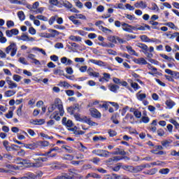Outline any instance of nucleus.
Segmentation results:
<instances>
[{"mask_svg":"<svg viewBox=\"0 0 179 179\" xmlns=\"http://www.w3.org/2000/svg\"><path fill=\"white\" fill-rule=\"evenodd\" d=\"M124 120H129V121H130L132 124V121H134V115L131 114H127L126 116L124 117Z\"/></svg>","mask_w":179,"mask_h":179,"instance_id":"56","label":"nucleus"},{"mask_svg":"<svg viewBox=\"0 0 179 179\" xmlns=\"http://www.w3.org/2000/svg\"><path fill=\"white\" fill-rule=\"evenodd\" d=\"M136 97L138 99L139 101H143L145 99H146V94H142L141 92H137L136 94Z\"/></svg>","mask_w":179,"mask_h":179,"instance_id":"28","label":"nucleus"},{"mask_svg":"<svg viewBox=\"0 0 179 179\" xmlns=\"http://www.w3.org/2000/svg\"><path fill=\"white\" fill-rule=\"evenodd\" d=\"M80 110V109L79 108V104L78 103L74 104L73 106L69 107L67 109L68 113H69L71 115H73V114L79 113Z\"/></svg>","mask_w":179,"mask_h":179,"instance_id":"7","label":"nucleus"},{"mask_svg":"<svg viewBox=\"0 0 179 179\" xmlns=\"http://www.w3.org/2000/svg\"><path fill=\"white\" fill-rule=\"evenodd\" d=\"M63 6H64V8H66V9H72V6H73L72 5V3H71V2L68 1H63Z\"/></svg>","mask_w":179,"mask_h":179,"instance_id":"38","label":"nucleus"},{"mask_svg":"<svg viewBox=\"0 0 179 179\" xmlns=\"http://www.w3.org/2000/svg\"><path fill=\"white\" fill-rule=\"evenodd\" d=\"M13 80H15V82H19L20 80H22V76H20L17 74H15L13 76Z\"/></svg>","mask_w":179,"mask_h":179,"instance_id":"60","label":"nucleus"},{"mask_svg":"<svg viewBox=\"0 0 179 179\" xmlns=\"http://www.w3.org/2000/svg\"><path fill=\"white\" fill-rule=\"evenodd\" d=\"M17 39L22 41H31V43L36 41V38L30 37L26 34H22L21 36L18 37Z\"/></svg>","mask_w":179,"mask_h":179,"instance_id":"8","label":"nucleus"},{"mask_svg":"<svg viewBox=\"0 0 179 179\" xmlns=\"http://www.w3.org/2000/svg\"><path fill=\"white\" fill-rule=\"evenodd\" d=\"M157 173V169L154 168L148 171L147 173H145V174H148L149 176H154V174Z\"/></svg>","mask_w":179,"mask_h":179,"instance_id":"49","label":"nucleus"},{"mask_svg":"<svg viewBox=\"0 0 179 179\" xmlns=\"http://www.w3.org/2000/svg\"><path fill=\"white\" fill-rule=\"evenodd\" d=\"M43 12H44V8L43 7H41V8H38L36 10H33V13H34L35 15H38V13H43Z\"/></svg>","mask_w":179,"mask_h":179,"instance_id":"44","label":"nucleus"},{"mask_svg":"<svg viewBox=\"0 0 179 179\" xmlns=\"http://www.w3.org/2000/svg\"><path fill=\"white\" fill-rule=\"evenodd\" d=\"M92 153L96 156H99L100 157H108L110 155L108 151L99 149L92 150Z\"/></svg>","mask_w":179,"mask_h":179,"instance_id":"5","label":"nucleus"},{"mask_svg":"<svg viewBox=\"0 0 179 179\" xmlns=\"http://www.w3.org/2000/svg\"><path fill=\"white\" fill-rule=\"evenodd\" d=\"M89 177H92V178H101V176L96 173H88L86 178H89Z\"/></svg>","mask_w":179,"mask_h":179,"instance_id":"47","label":"nucleus"},{"mask_svg":"<svg viewBox=\"0 0 179 179\" xmlns=\"http://www.w3.org/2000/svg\"><path fill=\"white\" fill-rule=\"evenodd\" d=\"M17 16H18L20 20H21V22H23V20H24V19H26V15H24V13L23 11H19L17 13Z\"/></svg>","mask_w":179,"mask_h":179,"instance_id":"42","label":"nucleus"},{"mask_svg":"<svg viewBox=\"0 0 179 179\" xmlns=\"http://www.w3.org/2000/svg\"><path fill=\"white\" fill-rule=\"evenodd\" d=\"M126 48L127 50V52H129L130 55H135L136 57H138V53L135 51V50L132 49L131 46H127Z\"/></svg>","mask_w":179,"mask_h":179,"instance_id":"30","label":"nucleus"},{"mask_svg":"<svg viewBox=\"0 0 179 179\" xmlns=\"http://www.w3.org/2000/svg\"><path fill=\"white\" fill-rule=\"evenodd\" d=\"M6 167L9 170H19V166H16L15 165L6 164Z\"/></svg>","mask_w":179,"mask_h":179,"instance_id":"50","label":"nucleus"},{"mask_svg":"<svg viewBox=\"0 0 179 179\" xmlns=\"http://www.w3.org/2000/svg\"><path fill=\"white\" fill-rule=\"evenodd\" d=\"M92 117L94 118H101V113L97 110V109L94 108H92L90 109Z\"/></svg>","mask_w":179,"mask_h":179,"instance_id":"11","label":"nucleus"},{"mask_svg":"<svg viewBox=\"0 0 179 179\" xmlns=\"http://www.w3.org/2000/svg\"><path fill=\"white\" fill-rule=\"evenodd\" d=\"M162 58H164V59H166L169 62H171V61H174V59L173 57H170L167 56L166 55H161Z\"/></svg>","mask_w":179,"mask_h":179,"instance_id":"57","label":"nucleus"},{"mask_svg":"<svg viewBox=\"0 0 179 179\" xmlns=\"http://www.w3.org/2000/svg\"><path fill=\"white\" fill-rule=\"evenodd\" d=\"M24 148L26 149H30L31 150H34V149H37L38 148L37 143H32L30 144H24Z\"/></svg>","mask_w":179,"mask_h":179,"instance_id":"20","label":"nucleus"},{"mask_svg":"<svg viewBox=\"0 0 179 179\" xmlns=\"http://www.w3.org/2000/svg\"><path fill=\"white\" fill-rule=\"evenodd\" d=\"M55 20H57V15L52 16L50 20H48V23L50 26L54 24Z\"/></svg>","mask_w":179,"mask_h":179,"instance_id":"52","label":"nucleus"},{"mask_svg":"<svg viewBox=\"0 0 179 179\" xmlns=\"http://www.w3.org/2000/svg\"><path fill=\"white\" fill-rule=\"evenodd\" d=\"M29 177L31 179H41L43 177V172L39 171L36 174L29 173Z\"/></svg>","mask_w":179,"mask_h":179,"instance_id":"18","label":"nucleus"},{"mask_svg":"<svg viewBox=\"0 0 179 179\" xmlns=\"http://www.w3.org/2000/svg\"><path fill=\"white\" fill-rule=\"evenodd\" d=\"M38 146L41 148H47V146L50 145V143L48 141H38Z\"/></svg>","mask_w":179,"mask_h":179,"instance_id":"36","label":"nucleus"},{"mask_svg":"<svg viewBox=\"0 0 179 179\" xmlns=\"http://www.w3.org/2000/svg\"><path fill=\"white\" fill-rule=\"evenodd\" d=\"M6 54H10L11 57H15L16 55V52H17V46L15 43H10V45H8L6 48Z\"/></svg>","mask_w":179,"mask_h":179,"instance_id":"3","label":"nucleus"},{"mask_svg":"<svg viewBox=\"0 0 179 179\" xmlns=\"http://www.w3.org/2000/svg\"><path fill=\"white\" fill-rule=\"evenodd\" d=\"M19 34V30L17 29H13L11 30H6V35L7 37H13V36H17Z\"/></svg>","mask_w":179,"mask_h":179,"instance_id":"13","label":"nucleus"},{"mask_svg":"<svg viewBox=\"0 0 179 179\" xmlns=\"http://www.w3.org/2000/svg\"><path fill=\"white\" fill-rule=\"evenodd\" d=\"M51 37L54 38L55 36H59V32L55 29H51L50 30Z\"/></svg>","mask_w":179,"mask_h":179,"instance_id":"58","label":"nucleus"},{"mask_svg":"<svg viewBox=\"0 0 179 179\" xmlns=\"http://www.w3.org/2000/svg\"><path fill=\"white\" fill-rule=\"evenodd\" d=\"M120 85H122V86H124V87H127V89H128V90H129V92H131V93L132 92H134L132 88H131V87L128 85V83H127V81H120Z\"/></svg>","mask_w":179,"mask_h":179,"instance_id":"41","label":"nucleus"},{"mask_svg":"<svg viewBox=\"0 0 179 179\" xmlns=\"http://www.w3.org/2000/svg\"><path fill=\"white\" fill-rule=\"evenodd\" d=\"M99 30H101L103 33H106V34H110V33H113L111 29H109L108 28L104 27L103 26H99Z\"/></svg>","mask_w":179,"mask_h":179,"instance_id":"34","label":"nucleus"},{"mask_svg":"<svg viewBox=\"0 0 179 179\" xmlns=\"http://www.w3.org/2000/svg\"><path fill=\"white\" fill-rule=\"evenodd\" d=\"M58 86H60V87H65L66 89L69 88V83H68L66 81H61Z\"/></svg>","mask_w":179,"mask_h":179,"instance_id":"40","label":"nucleus"},{"mask_svg":"<svg viewBox=\"0 0 179 179\" xmlns=\"http://www.w3.org/2000/svg\"><path fill=\"white\" fill-rule=\"evenodd\" d=\"M159 174H164V175H167L169 173H170V169L168 168L165 169H162L159 171Z\"/></svg>","mask_w":179,"mask_h":179,"instance_id":"45","label":"nucleus"},{"mask_svg":"<svg viewBox=\"0 0 179 179\" xmlns=\"http://www.w3.org/2000/svg\"><path fill=\"white\" fill-rule=\"evenodd\" d=\"M15 94H16V92L15 90H7L4 93V96L6 97H12V96H15Z\"/></svg>","mask_w":179,"mask_h":179,"instance_id":"32","label":"nucleus"},{"mask_svg":"<svg viewBox=\"0 0 179 179\" xmlns=\"http://www.w3.org/2000/svg\"><path fill=\"white\" fill-rule=\"evenodd\" d=\"M69 38V40H71V41H76L77 43H80L82 41V37L78 36L71 35Z\"/></svg>","mask_w":179,"mask_h":179,"instance_id":"29","label":"nucleus"},{"mask_svg":"<svg viewBox=\"0 0 179 179\" xmlns=\"http://www.w3.org/2000/svg\"><path fill=\"white\" fill-rule=\"evenodd\" d=\"M165 26H168V27H170L173 30H176L177 27H176V24L173 22H167L165 24Z\"/></svg>","mask_w":179,"mask_h":179,"instance_id":"53","label":"nucleus"},{"mask_svg":"<svg viewBox=\"0 0 179 179\" xmlns=\"http://www.w3.org/2000/svg\"><path fill=\"white\" fill-rule=\"evenodd\" d=\"M89 61H90V62H91L92 64H94V65H98V66H106V63H104L101 60H96V59H91Z\"/></svg>","mask_w":179,"mask_h":179,"instance_id":"21","label":"nucleus"},{"mask_svg":"<svg viewBox=\"0 0 179 179\" xmlns=\"http://www.w3.org/2000/svg\"><path fill=\"white\" fill-rule=\"evenodd\" d=\"M128 83L130 84V86L132 87V89H134V90L135 92H136V90H139V89H141V86H139V85H138V83H134L132 80L129 79L127 80Z\"/></svg>","mask_w":179,"mask_h":179,"instance_id":"17","label":"nucleus"},{"mask_svg":"<svg viewBox=\"0 0 179 179\" xmlns=\"http://www.w3.org/2000/svg\"><path fill=\"white\" fill-rule=\"evenodd\" d=\"M62 160H73V156L71 155H65L62 157Z\"/></svg>","mask_w":179,"mask_h":179,"instance_id":"48","label":"nucleus"},{"mask_svg":"<svg viewBox=\"0 0 179 179\" xmlns=\"http://www.w3.org/2000/svg\"><path fill=\"white\" fill-rule=\"evenodd\" d=\"M45 122L44 119H36L30 120V123L33 125H43Z\"/></svg>","mask_w":179,"mask_h":179,"instance_id":"19","label":"nucleus"},{"mask_svg":"<svg viewBox=\"0 0 179 179\" xmlns=\"http://www.w3.org/2000/svg\"><path fill=\"white\" fill-rule=\"evenodd\" d=\"M122 169L129 173H135V169L133 166L124 165L122 166Z\"/></svg>","mask_w":179,"mask_h":179,"instance_id":"25","label":"nucleus"},{"mask_svg":"<svg viewBox=\"0 0 179 179\" xmlns=\"http://www.w3.org/2000/svg\"><path fill=\"white\" fill-rule=\"evenodd\" d=\"M132 30H135V31H138V30H139L140 31H145V30H146V28H145V26L136 24L135 26H133Z\"/></svg>","mask_w":179,"mask_h":179,"instance_id":"26","label":"nucleus"},{"mask_svg":"<svg viewBox=\"0 0 179 179\" xmlns=\"http://www.w3.org/2000/svg\"><path fill=\"white\" fill-rule=\"evenodd\" d=\"M165 73L168 75H171L172 78H174L175 79H179V72L178 71H171V69H165Z\"/></svg>","mask_w":179,"mask_h":179,"instance_id":"12","label":"nucleus"},{"mask_svg":"<svg viewBox=\"0 0 179 179\" xmlns=\"http://www.w3.org/2000/svg\"><path fill=\"white\" fill-rule=\"evenodd\" d=\"M78 150L80 152H86V150H87V148H86L85 145H83V144L80 143V144H78Z\"/></svg>","mask_w":179,"mask_h":179,"instance_id":"54","label":"nucleus"},{"mask_svg":"<svg viewBox=\"0 0 179 179\" xmlns=\"http://www.w3.org/2000/svg\"><path fill=\"white\" fill-rule=\"evenodd\" d=\"M18 61L20 64H22V65H28L27 61H26L24 57H20Z\"/></svg>","mask_w":179,"mask_h":179,"instance_id":"62","label":"nucleus"},{"mask_svg":"<svg viewBox=\"0 0 179 179\" xmlns=\"http://www.w3.org/2000/svg\"><path fill=\"white\" fill-rule=\"evenodd\" d=\"M76 19H80L81 20H86V15L83 14H76Z\"/></svg>","mask_w":179,"mask_h":179,"instance_id":"55","label":"nucleus"},{"mask_svg":"<svg viewBox=\"0 0 179 179\" xmlns=\"http://www.w3.org/2000/svg\"><path fill=\"white\" fill-rule=\"evenodd\" d=\"M36 17L39 20H43V22H48V18L43 15H37Z\"/></svg>","mask_w":179,"mask_h":179,"instance_id":"51","label":"nucleus"},{"mask_svg":"<svg viewBox=\"0 0 179 179\" xmlns=\"http://www.w3.org/2000/svg\"><path fill=\"white\" fill-rule=\"evenodd\" d=\"M143 114L145 116H143L141 117L142 122H143V124L149 123V121H150V119L149 118V117L146 116V112H143Z\"/></svg>","mask_w":179,"mask_h":179,"instance_id":"35","label":"nucleus"},{"mask_svg":"<svg viewBox=\"0 0 179 179\" xmlns=\"http://www.w3.org/2000/svg\"><path fill=\"white\" fill-rule=\"evenodd\" d=\"M122 27L124 31H127V33H132V27H134V26L129 25V24H127L125 22H122Z\"/></svg>","mask_w":179,"mask_h":179,"instance_id":"15","label":"nucleus"},{"mask_svg":"<svg viewBox=\"0 0 179 179\" xmlns=\"http://www.w3.org/2000/svg\"><path fill=\"white\" fill-rule=\"evenodd\" d=\"M55 108H57L59 113L60 117H64V114L65 111L64 110V106L62 105V101L59 99V98H57L55 100V103L52 104L49 108H48V111L49 113H52Z\"/></svg>","mask_w":179,"mask_h":179,"instance_id":"1","label":"nucleus"},{"mask_svg":"<svg viewBox=\"0 0 179 179\" xmlns=\"http://www.w3.org/2000/svg\"><path fill=\"white\" fill-rule=\"evenodd\" d=\"M73 115L76 121H79L80 122H85L86 124H88V125H91V127H96V125H97V123L92 121L90 118H87L86 116L80 117V115L78 113H74Z\"/></svg>","mask_w":179,"mask_h":179,"instance_id":"2","label":"nucleus"},{"mask_svg":"<svg viewBox=\"0 0 179 179\" xmlns=\"http://www.w3.org/2000/svg\"><path fill=\"white\" fill-rule=\"evenodd\" d=\"M134 62H135V64H137L138 65H148V64L146 59H145V58L143 57L134 59Z\"/></svg>","mask_w":179,"mask_h":179,"instance_id":"16","label":"nucleus"},{"mask_svg":"<svg viewBox=\"0 0 179 179\" xmlns=\"http://www.w3.org/2000/svg\"><path fill=\"white\" fill-rule=\"evenodd\" d=\"M75 3L77 8H79L80 9L83 8V3L80 0L75 1Z\"/></svg>","mask_w":179,"mask_h":179,"instance_id":"63","label":"nucleus"},{"mask_svg":"<svg viewBox=\"0 0 179 179\" xmlns=\"http://www.w3.org/2000/svg\"><path fill=\"white\" fill-rule=\"evenodd\" d=\"M6 82L8 86V89H16L17 87V84L13 82V80H11L10 77L6 78Z\"/></svg>","mask_w":179,"mask_h":179,"instance_id":"9","label":"nucleus"},{"mask_svg":"<svg viewBox=\"0 0 179 179\" xmlns=\"http://www.w3.org/2000/svg\"><path fill=\"white\" fill-rule=\"evenodd\" d=\"M62 149H65V150L68 153H73V150H72V148L68 146V145H62Z\"/></svg>","mask_w":179,"mask_h":179,"instance_id":"46","label":"nucleus"},{"mask_svg":"<svg viewBox=\"0 0 179 179\" xmlns=\"http://www.w3.org/2000/svg\"><path fill=\"white\" fill-rule=\"evenodd\" d=\"M93 141L94 142H99V141H106V139H107L105 137H103L101 136H95L93 137Z\"/></svg>","mask_w":179,"mask_h":179,"instance_id":"39","label":"nucleus"},{"mask_svg":"<svg viewBox=\"0 0 179 179\" xmlns=\"http://www.w3.org/2000/svg\"><path fill=\"white\" fill-rule=\"evenodd\" d=\"M151 10H156V12H159L160 9L159 8V6H157V4H156L155 3H152Z\"/></svg>","mask_w":179,"mask_h":179,"instance_id":"59","label":"nucleus"},{"mask_svg":"<svg viewBox=\"0 0 179 179\" xmlns=\"http://www.w3.org/2000/svg\"><path fill=\"white\" fill-rule=\"evenodd\" d=\"M136 45L138 47V48H141V50H143V53L149 50V47H148V45L145 43H137Z\"/></svg>","mask_w":179,"mask_h":179,"instance_id":"27","label":"nucleus"},{"mask_svg":"<svg viewBox=\"0 0 179 179\" xmlns=\"http://www.w3.org/2000/svg\"><path fill=\"white\" fill-rule=\"evenodd\" d=\"M62 122L63 125H65V127H67V128H70L69 129L70 131H72L73 132V131H75V128H72V127H73V122H72V120H68L66 117H63Z\"/></svg>","mask_w":179,"mask_h":179,"instance_id":"6","label":"nucleus"},{"mask_svg":"<svg viewBox=\"0 0 179 179\" xmlns=\"http://www.w3.org/2000/svg\"><path fill=\"white\" fill-rule=\"evenodd\" d=\"M151 166L149 164H141L140 166H137L134 167V173H139V171H142V170L145 169H150Z\"/></svg>","mask_w":179,"mask_h":179,"instance_id":"10","label":"nucleus"},{"mask_svg":"<svg viewBox=\"0 0 179 179\" xmlns=\"http://www.w3.org/2000/svg\"><path fill=\"white\" fill-rule=\"evenodd\" d=\"M166 105L167 106V107L170 109L173 108V106H176V102H174L173 100L171 99H168L166 101Z\"/></svg>","mask_w":179,"mask_h":179,"instance_id":"33","label":"nucleus"},{"mask_svg":"<svg viewBox=\"0 0 179 179\" xmlns=\"http://www.w3.org/2000/svg\"><path fill=\"white\" fill-rule=\"evenodd\" d=\"M108 41L113 44H125V43H127V41H125L124 38H121L117 36H108Z\"/></svg>","mask_w":179,"mask_h":179,"instance_id":"4","label":"nucleus"},{"mask_svg":"<svg viewBox=\"0 0 179 179\" xmlns=\"http://www.w3.org/2000/svg\"><path fill=\"white\" fill-rule=\"evenodd\" d=\"M108 89L109 90H110V92H113V93H117V90L120 89V86L117 85L110 84L108 85Z\"/></svg>","mask_w":179,"mask_h":179,"instance_id":"31","label":"nucleus"},{"mask_svg":"<svg viewBox=\"0 0 179 179\" xmlns=\"http://www.w3.org/2000/svg\"><path fill=\"white\" fill-rule=\"evenodd\" d=\"M41 166H43V163L40 162H36L31 164V167H41Z\"/></svg>","mask_w":179,"mask_h":179,"instance_id":"64","label":"nucleus"},{"mask_svg":"<svg viewBox=\"0 0 179 179\" xmlns=\"http://www.w3.org/2000/svg\"><path fill=\"white\" fill-rule=\"evenodd\" d=\"M140 38L143 43H150V38H149L146 35L140 36Z\"/></svg>","mask_w":179,"mask_h":179,"instance_id":"37","label":"nucleus"},{"mask_svg":"<svg viewBox=\"0 0 179 179\" xmlns=\"http://www.w3.org/2000/svg\"><path fill=\"white\" fill-rule=\"evenodd\" d=\"M134 115L136 117V118H141L142 117V113L138 110H136Z\"/></svg>","mask_w":179,"mask_h":179,"instance_id":"61","label":"nucleus"},{"mask_svg":"<svg viewBox=\"0 0 179 179\" xmlns=\"http://www.w3.org/2000/svg\"><path fill=\"white\" fill-rule=\"evenodd\" d=\"M60 62L63 64V65H66V66L72 65V64H73V62L71 60V59H68L66 57H62L60 59Z\"/></svg>","mask_w":179,"mask_h":179,"instance_id":"14","label":"nucleus"},{"mask_svg":"<svg viewBox=\"0 0 179 179\" xmlns=\"http://www.w3.org/2000/svg\"><path fill=\"white\" fill-rule=\"evenodd\" d=\"M33 51H38V52H41V54H43V55H47V53L45 52V50L43 49H41L40 48H37V47H34L32 48Z\"/></svg>","mask_w":179,"mask_h":179,"instance_id":"43","label":"nucleus"},{"mask_svg":"<svg viewBox=\"0 0 179 179\" xmlns=\"http://www.w3.org/2000/svg\"><path fill=\"white\" fill-rule=\"evenodd\" d=\"M87 72L90 76H93L94 78H99L100 76V73L93 71L92 68H89Z\"/></svg>","mask_w":179,"mask_h":179,"instance_id":"23","label":"nucleus"},{"mask_svg":"<svg viewBox=\"0 0 179 179\" xmlns=\"http://www.w3.org/2000/svg\"><path fill=\"white\" fill-rule=\"evenodd\" d=\"M135 8H141V9H145V8L148 7V5L146 3L143 2V1H141L140 2H136L134 4Z\"/></svg>","mask_w":179,"mask_h":179,"instance_id":"24","label":"nucleus"},{"mask_svg":"<svg viewBox=\"0 0 179 179\" xmlns=\"http://www.w3.org/2000/svg\"><path fill=\"white\" fill-rule=\"evenodd\" d=\"M112 155H120V156H125L127 152L121 148H115L114 152H112Z\"/></svg>","mask_w":179,"mask_h":179,"instance_id":"22","label":"nucleus"}]
</instances>
